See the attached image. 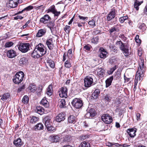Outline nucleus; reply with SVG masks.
<instances>
[{
  "label": "nucleus",
  "mask_w": 147,
  "mask_h": 147,
  "mask_svg": "<svg viewBox=\"0 0 147 147\" xmlns=\"http://www.w3.org/2000/svg\"><path fill=\"white\" fill-rule=\"evenodd\" d=\"M96 114L95 110L93 109H91L87 113L86 115L87 117H92L95 116Z\"/></svg>",
  "instance_id": "nucleus-14"
},
{
  "label": "nucleus",
  "mask_w": 147,
  "mask_h": 147,
  "mask_svg": "<svg viewBox=\"0 0 147 147\" xmlns=\"http://www.w3.org/2000/svg\"><path fill=\"white\" fill-rule=\"evenodd\" d=\"M48 12H51L54 14V16H58L60 14V11H57L56 9L55 6H53L50 9H48Z\"/></svg>",
  "instance_id": "nucleus-18"
},
{
  "label": "nucleus",
  "mask_w": 147,
  "mask_h": 147,
  "mask_svg": "<svg viewBox=\"0 0 147 147\" xmlns=\"http://www.w3.org/2000/svg\"><path fill=\"white\" fill-rule=\"evenodd\" d=\"M102 120L106 124H110L112 121V118L109 114H104L101 117Z\"/></svg>",
  "instance_id": "nucleus-6"
},
{
  "label": "nucleus",
  "mask_w": 147,
  "mask_h": 147,
  "mask_svg": "<svg viewBox=\"0 0 147 147\" xmlns=\"http://www.w3.org/2000/svg\"><path fill=\"white\" fill-rule=\"evenodd\" d=\"M67 58H68L67 55V53H65L63 56V61H64L66 59H67Z\"/></svg>",
  "instance_id": "nucleus-59"
},
{
  "label": "nucleus",
  "mask_w": 147,
  "mask_h": 147,
  "mask_svg": "<svg viewBox=\"0 0 147 147\" xmlns=\"http://www.w3.org/2000/svg\"><path fill=\"white\" fill-rule=\"evenodd\" d=\"M32 6H29L28 7L25 8L24 9L22 10L21 11H20L17 13V14H19L22 13L24 11H29L33 8Z\"/></svg>",
  "instance_id": "nucleus-36"
},
{
  "label": "nucleus",
  "mask_w": 147,
  "mask_h": 147,
  "mask_svg": "<svg viewBox=\"0 0 147 147\" xmlns=\"http://www.w3.org/2000/svg\"><path fill=\"white\" fill-rule=\"evenodd\" d=\"M24 76V74L22 71L17 72L13 79V82L15 84H19L23 81Z\"/></svg>",
  "instance_id": "nucleus-2"
},
{
  "label": "nucleus",
  "mask_w": 147,
  "mask_h": 147,
  "mask_svg": "<svg viewBox=\"0 0 147 147\" xmlns=\"http://www.w3.org/2000/svg\"><path fill=\"white\" fill-rule=\"evenodd\" d=\"M142 76H143V75H142V74H141V71H140V69H138V71L136 72V74L135 76V79L134 80V85H137L138 82V78H139V80H140V78Z\"/></svg>",
  "instance_id": "nucleus-15"
},
{
  "label": "nucleus",
  "mask_w": 147,
  "mask_h": 147,
  "mask_svg": "<svg viewBox=\"0 0 147 147\" xmlns=\"http://www.w3.org/2000/svg\"><path fill=\"white\" fill-rule=\"evenodd\" d=\"M106 144L107 146L109 147H115L116 146H121L123 147H128L130 146L129 145L125 144H121L120 145L119 144L117 143H115L114 142L111 143L109 142H107L106 143Z\"/></svg>",
  "instance_id": "nucleus-9"
},
{
  "label": "nucleus",
  "mask_w": 147,
  "mask_h": 147,
  "mask_svg": "<svg viewBox=\"0 0 147 147\" xmlns=\"http://www.w3.org/2000/svg\"><path fill=\"white\" fill-rule=\"evenodd\" d=\"M36 9H37L41 10L42 11H43L44 9V6L43 5H42L37 7Z\"/></svg>",
  "instance_id": "nucleus-56"
},
{
  "label": "nucleus",
  "mask_w": 147,
  "mask_h": 147,
  "mask_svg": "<svg viewBox=\"0 0 147 147\" xmlns=\"http://www.w3.org/2000/svg\"><path fill=\"white\" fill-rule=\"evenodd\" d=\"M18 0H10L9 3V6L11 8H15L17 6Z\"/></svg>",
  "instance_id": "nucleus-21"
},
{
  "label": "nucleus",
  "mask_w": 147,
  "mask_h": 147,
  "mask_svg": "<svg viewBox=\"0 0 147 147\" xmlns=\"http://www.w3.org/2000/svg\"><path fill=\"white\" fill-rule=\"evenodd\" d=\"M23 18V17L20 16H17L14 17V19L16 20H18V19L21 20Z\"/></svg>",
  "instance_id": "nucleus-62"
},
{
  "label": "nucleus",
  "mask_w": 147,
  "mask_h": 147,
  "mask_svg": "<svg viewBox=\"0 0 147 147\" xmlns=\"http://www.w3.org/2000/svg\"><path fill=\"white\" fill-rule=\"evenodd\" d=\"M10 96L9 93H7L4 94L2 96H1V99L3 100H5L8 98Z\"/></svg>",
  "instance_id": "nucleus-43"
},
{
  "label": "nucleus",
  "mask_w": 147,
  "mask_h": 147,
  "mask_svg": "<svg viewBox=\"0 0 147 147\" xmlns=\"http://www.w3.org/2000/svg\"><path fill=\"white\" fill-rule=\"evenodd\" d=\"M30 44L28 43H20L18 47L19 50L23 53L27 52L30 48Z\"/></svg>",
  "instance_id": "nucleus-5"
},
{
  "label": "nucleus",
  "mask_w": 147,
  "mask_h": 147,
  "mask_svg": "<svg viewBox=\"0 0 147 147\" xmlns=\"http://www.w3.org/2000/svg\"><path fill=\"white\" fill-rule=\"evenodd\" d=\"M115 76L117 78H119L121 76V73L120 71H117L116 72Z\"/></svg>",
  "instance_id": "nucleus-58"
},
{
  "label": "nucleus",
  "mask_w": 147,
  "mask_h": 147,
  "mask_svg": "<svg viewBox=\"0 0 147 147\" xmlns=\"http://www.w3.org/2000/svg\"><path fill=\"white\" fill-rule=\"evenodd\" d=\"M50 17L47 14L44 15L40 20V22L44 24L48 23L50 20Z\"/></svg>",
  "instance_id": "nucleus-11"
},
{
  "label": "nucleus",
  "mask_w": 147,
  "mask_h": 147,
  "mask_svg": "<svg viewBox=\"0 0 147 147\" xmlns=\"http://www.w3.org/2000/svg\"><path fill=\"white\" fill-rule=\"evenodd\" d=\"M67 55L68 59H71L72 56V50L69 49L68 50L67 53Z\"/></svg>",
  "instance_id": "nucleus-47"
},
{
  "label": "nucleus",
  "mask_w": 147,
  "mask_h": 147,
  "mask_svg": "<svg viewBox=\"0 0 147 147\" xmlns=\"http://www.w3.org/2000/svg\"><path fill=\"white\" fill-rule=\"evenodd\" d=\"M55 26L54 24L51 22L47 25V27L50 29L51 32H52L55 29Z\"/></svg>",
  "instance_id": "nucleus-32"
},
{
  "label": "nucleus",
  "mask_w": 147,
  "mask_h": 147,
  "mask_svg": "<svg viewBox=\"0 0 147 147\" xmlns=\"http://www.w3.org/2000/svg\"><path fill=\"white\" fill-rule=\"evenodd\" d=\"M116 61V60L115 59H110L109 61V63L111 64L114 63Z\"/></svg>",
  "instance_id": "nucleus-63"
},
{
  "label": "nucleus",
  "mask_w": 147,
  "mask_h": 147,
  "mask_svg": "<svg viewBox=\"0 0 147 147\" xmlns=\"http://www.w3.org/2000/svg\"><path fill=\"white\" fill-rule=\"evenodd\" d=\"M46 32L45 29H41L38 30L36 34V36L38 37H40L44 35Z\"/></svg>",
  "instance_id": "nucleus-23"
},
{
  "label": "nucleus",
  "mask_w": 147,
  "mask_h": 147,
  "mask_svg": "<svg viewBox=\"0 0 147 147\" xmlns=\"http://www.w3.org/2000/svg\"><path fill=\"white\" fill-rule=\"evenodd\" d=\"M65 67L67 68H69L71 66V63L67 60L65 62Z\"/></svg>",
  "instance_id": "nucleus-53"
},
{
  "label": "nucleus",
  "mask_w": 147,
  "mask_h": 147,
  "mask_svg": "<svg viewBox=\"0 0 147 147\" xmlns=\"http://www.w3.org/2000/svg\"><path fill=\"white\" fill-rule=\"evenodd\" d=\"M28 59L25 57H22L20 58L19 61V63L20 65L22 66L26 64L28 62Z\"/></svg>",
  "instance_id": "nucleus-26"
},
{
  "label": "nucleus",
  "mask_w": 147,
  "mask_h": 147,
  "mask_svg": "<svg viewBox=\"0 0 147 147\" xmlns=\"http://www.w3.org/2000/svg\"><path fill=\"white\" fill-rule=\"evenodd\" d=\"M128 18V17L127 16L122 17L119 18V21L121 23H123Z\"/></svg>",
  "instance_id": "nucleus-50"
},
{
  "label": "nucleus",
  "mask_w": 147,
  "mask_h": 147,
  "mask_svg": "<svg viewBox=\"0 0 147 147\" xmlns=\"http://www.w3.org/2000/svg\"><path fill=\"white\" fill-rule=\"evenodd\" d=\"M31 56L32 57L34 58H38L42 56L40 55V54H39L38 51L37 52V50H36L35 49V50H34L32 53Z\"/></svg>",
  "instance_id": "nucleus-27"
},
{
  "label": "nucleus",
  "mask_w": 147,
  "mask_h": 147,
  "mask_svg": "<svg viewBox=\"0 0 147 147\" xmlns=\"http://www.w3.org/2000/svg\"><path fill=\"white\" fill-rule=\"evenodd\" d=\"M137 129H127V132L131 138H134L136 135Z\"/></svg>",
  "instance_id": "nucleus-19"
},
{
  "label": "nucleus",
  "mask_w": 147,
  "mask_h": 147,
  "mask_svg": "<svg viewBox=\"0 0 147 147\" xmlns=\"http://www.w3.org/2000/svg\"><path fill=\"white\" fill-rule=\"evenodd\" d=\"M112 49L113 50L112 51L114 53H117V49L114 46H112Z\"/></svg>",
  "instance_id": "nucleus-61"
},
{
  "label": "nucleus",
  "mask_w": 147,
  "mask_h": 147,
  "mask_svg": "<svg viewBox=\"0 0 147 147\" xmlns=\"http://www.w3.org/2000/svg\"><path fill=\"white\" fill-rule=\"evenodd\" d=\"M88 23L91 26H96L95 22L93 20H91L89 21Z\"/></svg>",
  "instance_id": "nucleus-55"
},
{
  "label": "nucleus",
  "mask_w": 147,
  "mask_h": 147,
  "mask_svg": "<svg viewBox=\"0 0 147 147\" xmlns=\"http://www.w3.org/2000/svg\"><path fill=\"white\" fill-rule=\"evenodd\" d=\"M13 144L16 146L20 147L23 144V142H22L21 139L19 138L14 141Z\"/></svg>",
  "instance_id": "nucleus-22"
},
{
  "label": "nucleus",
  "mask_w": 147,
  "mask_h": 147,
  "mask_svg": "<svg viewBox=\"0 0 147 147\" xmlns=\"http://www.w3.org/2000/svg\"><path fill=\"white\" fill-rule=\"evenodd\" d=\"M36 111L40 115H42L44 112V109L41 107H37L35 109Z\"/></svg>",
  "instance_id": "nucleus-31"
},
{
  "label": "nucleus",
  "mask_w": 147,
  "mask_h": 147,
  "mask_svg": "<svg viewBox=\"0 0 147 147\" xmlns=\"http://www.w3.org/2000/svg\"><path fill=\"white\" fill-rule=\"evenodd\" d=\"M140 5V3H139V2L137 0H136L135 1L134 4V7L136 8L137 10H138L139 9L138 7Z\"/></svg>",
  "instance_id": "nucleus-44"
},
{
  "label": "nucleus",
  "mask_w": 147,
  "mask_h": 147,
  "mask_svg": "<svg viewBox=\"0 0 147 147\" xmlns=\"http://www.w3.org/2000/svg\"><path fill=\"white\" fill-rule=\"evenodd\" d=\"M29 90L31 92H34L37 89V88L36 85L34 84H30L29 87Z\"/></svg>",
  "instance_id": "nucleus-33"
},
{
  "label": "nucleus",
  "mask_w": 147,
  "mask_h": 147,
  "mask_svg": "<svg viewBox=\"0 0 147 147\" xmlns=\"http://www.w3.org/2000/svg\"><path fill=\"white\" fill-rule=\"evenodd\" d=\"M60 139L59 137L57 136H50V140L52 142H57Z\"/></svg>",
  "instance_id": "nucleus-28"
},
{
  "label": "nucleus",
  "mask_w": 147,
  "mask_h": 147,
  "mask_svg": "<svg viewBox=\"0 0 147 147\" xmlns=\"http://www.w3.org/2000/svg\"><path fill=\"white\" fill-rule=\"evenodd\" d=\"M39 119V118L36 116H32L31 119H30V123H35L38 121Z\"/></svg>",
  "instance_id": "nucleus-39"
},
{
  "label": "nucleus",
  "mask_w": 147,
  "mask_h": 147,
  "mask_svg": "<svg viewBox=\"0 0 147 147\" xmlns=\"http://www.w3.org/2000/svg\"><path fill=\"white\" fill-rule=\"evenodd\" d=\"M98 38L97 37H96L92 39V42L94 44H96L98 42Z\"/></svg>",
  "instance_id": "nucleus-57"
},
{
  "label": "nucleus",
  "mask_w": 147,
  "mask_h": 147,
  "mask_svg": "<svg viewBox=\"0 0 147 147\" xmlns=\"http://www.w3.org/2000/svg\"><path fill=\"white\" fill-rule=\"evenodd\" d=\"M98 75L100 77L102 76L105 73V70L102 68L98 69L97 70Z\"/></svg>",
  "instance_id": "nucleus-35"
},
{
  "label": "nucleus",
  "mask_w": 147,
  "mask_h": 147,
  "mask_svg": "<svg viewBox=\"0 0 147 147\" xmlns=\"http://www.w3.org/2000/svg\"><path fill=\"white\" fill-rule=\"evenodd\" d=\"M84 48L86 50L88 51H90V46L88 45H86L84 46Z\"/></svg>",
  "instance_id": "nucleus-60"
},
{
  "label": "nucleus",
  "mask_w": 147,
  "mask_h": 147,
  "mask_svg": "<svg viewBox=\"0 0 147 147\" xmlns=\"http://www.w3.org/2000/svg\"><path fill=\"white\" fill-rule=\"evenodd\" d=\"M116 44L119 46V49L122 51L125 56L127 57L129 56V46L127 44L125 45L122 42L121 40L117 41Z\"/></svg>",
  "instance_id": "nucleus-1"
},
{
  "label": "nucleus",
  "mask_w": 147,
  "mask_h": 147,
  "mask_svg": "<svg viewBox=\"0 0 147 147\" xmlns=\"http://www.w3.org/2000/svg\"><path fill=\"white\" fill-rule=\"evenodd\" d=\"M24 88V86H23L20 88H19L18 89V92H20Z\"/></svg>",
  "instance_id": "nucleus-64"
},
{
  "label": "nucleus",
  "mask_w": 147,
  "mask_h": 147,
  "mask_svg": "<svg viewBox=\"0 0 147 147\" xmlns=\"http://www.w3.org/2000/svg\"><path fill=\"white\" fill-rule=\"evenodd\" d=\"M115 16V10L114 9H112L109 12V13L108 14L107 17V20L108 21H110L113 19Z\"/></svg>",
  "instance_id": "nucleus-10"
},
{
  "label": "nucleus",
  "mask_w": 147,
  "mask_h": 147,
  "mask_svg": "<svg viewBox=\"0 0 147 147\" xmlns=\"http://www.w3.org/2000/svg\"><path fill=\"white\" fill-rule=\"evenodd\" d=\"M65 102L64 99H59L58 102V105L59 107L60 108H63L65 107Z\"/></svg>",
  "instance_id": "nucleus-30"
},
{
  "label": "nucleus",
  "mask_w": 147,
  "mask_h": 147,
  "mask_svg": "<svg viewBox=\"0 0 147 147\" xmlns=\"http://www.w3.org/2000/svg\"><path fill=\"white\" fill-rule=\"evenodd\" d=\"M64 30L67 33H69L70 30V28L69 26L66 25L64 28Z\"/></svg>",
  "instance_id": "nucleus-52"
},
{
  "label": "nucleus",
  "mask_w": 147,
  "mask_h": 147,
  "mask_svg": "<svg viewBox=\"0 0 147 147\" xmlns=\"http://www.w3.org/2000/svg\"><path fill=\"white\" fill-rule=\"evenodd\" d=\"M53 91L52 86L50 84L47 88L46 94L48 96H50L52 94Z\"/></svg>",
  "instance_id": "nucleus-25"
},
{
  "label": "nucleus",
  "mask_w": 147,
  "mask_h": 147,
  "mask_svg": "<svg viewBox=\"0 0 147 147\" xmlns=\"http://www.w3.org/2000/svg\"><path fill=\"white\" fill-rule=\"evenodd\" d=\"M29 98L28 96H24L23 98L22 102L25 104H27L28 103Z\"/></svg>",
  "instance_id": "nucleus-42"
},
{
  "label": "nucleus",
  "mask_w": 147,
  "mask_h": 147,
  "mask_svg": "<svg viewBox=\"0 0 147 147\" xmlns=\"http://www.w3.org/2000/svg\"><path fill=\"white\" fill-rule=\"evenodd\" d=\"M41 103L46 107H48L49 106L48 102L45 98H43L41 101Z\"/></svg>",
  "instance_id": "nucleus-37"
},
{
  "label": "nucleus",
  "mask_w": 147,
  "mask_h": 147,
  "mask_svg": "<svg viewBox=\"0 0 147 147\" xmlns=\"http://www.w3.org/2000/svg\"><path fill=\"white\" fill-rule=\"evenodd\" d=\"M99 57L102 59H105L107 57V53L103 48H101L100 49Z\"/></svg>",
  "instance_id": "nucleus-16"
},
{
  "label": "nucleus",
  "mask_w": 147,
  "mask_h": 147,
  "mask_svg": "<svg viewBox=\"0 0 147 147\" xmlns=\"http://www.w3.org/2000/svg\"><path fill=\"white\" fill-rule=\"evenodd\" d=\"M44 125L42 123H39L35 126L34 129H43Z\"/></svg>",
  "instance_id": "nucleus-46"
},
{
  "label": "nucleus",
  "mask_w": 147,
  "mask_h": 147,
  "mask_svg": "<svg viewBox=\"0 0 147 147\" xmlns=\"http://www.w3.org/2000/svg\"><path fill=\"white\" fill-rule=\"evenodd\" d=\"M45 121V125L47 129H49L51 127V119L49 116H47L45 117L44 119Z\"/></svg>",
  "instance_id": "nucleus-13"
},
{
  "label": "nucleus",
  "mask_w": 147,
  "mask_h": 147,
  "mask_svg": "<svg viewBox=\"0 0 147 147\" xmlns=\"http://www.w3.org/2000/svg\"><path fill=\"white\" fill-rule=\"evenodd\" d=\"M109 33L112 35L113 33L117 32V29L115 27H111L109 30Z\"/></svg>",
  "instance_id": "nucleus-48"
},
{
  "label": "nucleus",
  "mask_w": 147,
  "mask_h": 147,
  "mask_svg": "<svg viewBox=\"0 0 147 147\" xmlns=\"http://www.w3.org/2000/svg\"><path fill=\"white\" fill-rule=\"evenodd\" d=\"M46 43L48 48L50 50H52L53 49L54 45L52 38L47 39Z\"/></svg>",
  "instance_id": "nucleus-12"
},
{
  "label": "nucleus",
  "mask_w": 147,
  "mask_h": 147,
  "mask_svg": "<svg viewBox=\"0 0 147 147\" xmlns=\"http://www.w3.org/2000/svg\"><path fill=\"white\" fill-rule=\"evenodd\" d=\"M104 98L107 101L109 102L111 100V97L109 95L106 94L104 96Z\"/></svg>",
  "instance_id": "nucleus-54"
},
{
  "label": "nucleus",
  "mask_w": 147,
  "mask_h": 147,
  "mask_svg": "<svg viewBox=\"0 0 147 147\" xmlns=\"http://www.w3.org/2000/svg\"><path fill=\"white\" fill-rule=\"evenodd\" d=\"M79 147H90V144L87 142L84 141L81 143Z\"/></svg>",
  "instance_id": "nucleus-34"
},
{
  "label": "nucleus",
  "mask_w": 147,
  "mask_h": 147,
  "mask_svg": "<svg viewBox=\"0 0 147 147\" xmlns=\"http://www.w3.org/2000/svg\"><path fill=\"white\" fill-rule=\"evenodd\" d=\"M116 66L115 65L113 67L107 71L108 74L110 75L112 74L114 71L116 69Z\"/></svg>",
  "instance_id": "nucleus-49"
},
{
  "label": "nucleus",
  "mask_w": 147,
  "mask_h": 147,
  "mask_svg": "<svg viewBox=\"0 0 147 147\" xmlns=\"http://www.w3.org/2000/svg\"><path fill=\"white\" fill-rule=\"evenodd\" d=\"M100 92V91L99 89H96L95 90L92 95V98L94 99H97L98 97Z\"/></svg>",
  "instance_id": "nucleus-24"
},
{
  "label": "nucleus",
  "mask_w": 147,
  "mask_h": 147,
  "mask_svg": "<svg viewBox=\"0 0 147 147\" xmlns=\"http://www.w3.org/2000/svg\"><path fill=\"white\" fill-rule=\"evenodd\" d=\"M113 78V76H112L110 78L107 79L106 80V87H108L111 85Z\"/></svg>",
  "instance_id": "nucleus-29"
},
{
  "label": "nucleus",
  "mask_w": 147,
  "mask_h": 147,
  "mask_svg": "<svg viewBox=\"0 0 147 147\" xmlns=\"http://www.w3.org/2000/svg\"><path fill=\"white\" fill-rule=\"evenodd\" d=\"M13 44V42H6L4 46L5 47H9L12 46Z\"/></svg>",
  "instance_id": "nucleus-51"
},
{
  "label": "nucleus",
  "mask_w": 147,
  "mask_h": 147,
  "mask_svg": "<svg viewBox=\"0 0 147 147\" xmlns=\"http://www.w3.org/2000/svg\"><path fill=\"white\" fill-rule=\"evenodd\" d=\"M35 50L38 51L40 53V55L42 56L45 55L46 52V49L44 45L41 43H39L36 46Z\"/></svg>",
  "instance_id": "nucleus-3"
},
{
  "label": "nucleus",
  "mask_w": 147,
  "mask_h": 147,
  "mask_svg": "<svg viewBox=\"0 0 147 147\" xmlns=\"http://www.w3.org/2000/svg\"><path fill=\"white\" fill-rule=\"evenodd\" d=\"M138 28L141 29L142 31L146 29V26L144 24L142 23H139L138 25Z\"/></svg>",
  "instance_id": "nucleus-41"
},
{
  "label": "nucleus",
  "mask_w": 147,
  "mask_h": 147,
  "mask_svg": "<svg viewBox=\"0 0 147 147\" xmlns=\"http://www.w3.org/2000/svg\"><path fill=\"white\" fill-rule=\"evenodd\" d=\"M76 117L74 115H70L68 118V121L69 123H73L75 122Z\"/></svg>",
  "instance_id": "nucleus-38"
},
{
  "label": "nucleus",
  "mask_w": 147,
  "mask_h": 147,
  "mask_svg": "<svg viewBox=\"0 0 147 147\" xmlns=\"http://www.w3.org/2000/svg\"><path fill=\"white\" fill-rule=\"evenodd\" d=\"M47 63L52 68H54L55 66V63L54 62L51 60H48L47 61Z\"/></svg>",
  "instance_id": "nucleus-45"
},
{
  "label": "nucleus",
  "mask_w": 147,
  "mask_h": 147,
  "mask_svg": "<svg viewBox=\"0 0 147 147\" xmlns=\"http://www.w3.org/2000/svg\"><path fill=\"white\" fill-rule=\"evenodd\" d=\"M59 95L60 97L66 98L67 96V90L66 87L61 88L59 92Z\"/></svg>",
  "instance_id": "nucleus-8"
},
{
  "label": "nucleus",
  "mask_w": 147,
  "mask_h": 147,
  "mask_svg": "<svg viewBox=\"0 0 147 147\" xmlns=\"http://www.w3.org/2000/svg\"><path fill=\"white\" fill-rule=\"evenodd\" d=\"M84 86L86 87H90L93 83V78L89 76L86 77L84 80Z\"/></svg>",
  "instance_id": "nucleus-7"
},
{
  "label": "nucleus",
  "mask_w": 147,
  "mask_h": 147,
  "mask_svg": "<svg viewBox=\"0 0 147 147\" xmlns=\"http://www.w3.org/2000/svg\"><path fill=\"white\" fill-rule=\"evenodd\" d=\"M141 61V63H139L140 68H138V69H139L140 71H141V74H142V75H143V74L144 71V70L143 69L144 67V62H142V61Z\"/></svg>",
  "instance_id": "nucleus-40"
},
{
  "label": "nucleus",
  "mask_w": 147,
  "mask_h": 147,
  "mask_svg": "<svg viewBox=\"0 0 147 147\" xmlns=\"http://www.w3.org/2000/svg\"><path fill=\"white\" fill-rule=\"evenodd\" d=\"M71 103L72 106L76 109L80 108L83 105L82 101L78 98H75L73 99Z\"/></svg>",
  "instance_id": "nucleus-4"
},
{
  "label": "nucleus",
  "mask_w": 147,
  "mask_h": 147,
  "mask_svg": "<svg viewBox=\"0 0 147 147\" xmlns=\"http://www.w3.org/2000/svg\"><path fill=\"white\" fill-rule=\"evenodd\" d=\"M56 121L58 122L63 121L65 119V115L63 113L59 114L56 117Z\"/></svg>",
  "instance_id": "nucleus-20"
},
{
  "label": "nucleus",
  "mask_w": 147,
  "mask_h": 147,
  "mask_svg": "<svg viewBox=\"0 0 147 147\" xmlns=\"http://www.w3.org/2000/svg\"><path fill=\"white\" fill-rule=\"evenodd\" d=\"M7 57L9 58H13L16 55V51L13 50H10L7 52Z\"/></svg>",
  "instance_id": "nucleus-17"
}]
</instances>
